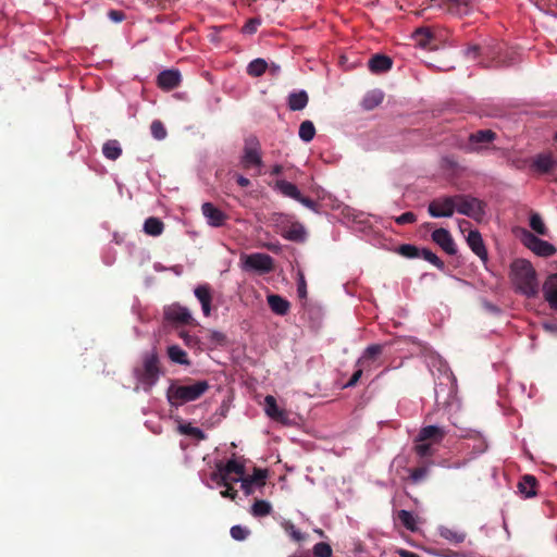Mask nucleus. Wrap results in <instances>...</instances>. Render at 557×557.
<instances>
[{"instance_id": "f257e3e1", "label": "nucleus", "mask_w": 557, "mask_h": 557, "mask_svg": "<svg viewBox=\"0 0 557 557\" xmlns=\"http://www.w3.org/2000/svg\"><path fill=\"white\" fill-rule=\"evenodd\" d=\"M510 280L515 289L528 298L536 296L540 289L536 272L530 261L517 259L510 265Z\"/></svg>"}, {"instance_id": "f03ea898", "label": "nucleus", "mask_w": 557, "mask_h": 557, "mask_svg": "<svg viewBox=\"0 0 557 557\" xmlns=\"http://www.w3.org/2000/svg\"><path fill=\"white\" fill-rule=\"evenodd\" d=\"M384 345L372 344L368 346L356 362V370L347 383H358L363 374H368L382 364Z\"/></svg>"}, {"instance_id": "7ed1b4c3", "label": "nucleus", "mask_w": 557, "mask_h": 557, "mask_svg": "<svg viewBox=\"0 0 557 557\" xmlns=\"http://www.w3.org/2000/svg\"><path fill=\"white\" fill-rule=\"evenodd\" d=\"M208 387L209 385H169L166 398L172 407L178 408L198 399Z\"/></svg>"}, {"instance_id": "20e7f679", "label": "nucleus", "mask_w": 557, "mask_h": 557, "mask_svg": "<svg viewBox=\"0 0 557 557\" xmlns=\"http://www.w3.org/2000/svg\"><path fill=\"white\" fill-rule=\"evenodd\" d=\"M240 268L245 272L268 274L273 270L274 261L271 256L262 252L242 255Z\"/></svg>"}, {"instance_id": "39448f33", "label": "nucleus", "mask_w": 557, "mask_h": 557, "mask_svg": "<svg viewBox=\"0 0 557 557\" xmlns=\"http://www.w3.org/2000/svg\"><path fill=\"white\" fill-rule=\"evenodd\" d=\"M486 203L479 198L457 195V212L475 221H482L485 216Z\"/></svg>"}, {"instance_id": "423d86ee", "label": "nucleus", "mask_w": 557, "mask_h": 557, "mask_svg": "<svg viewBox=\"0 0 557 557\" xmlns=\"http://www.w3.org/2000/svg\"><path fill=\"white\" fill-rule=\"evenodd\" d=\"M455 212H457V195L436 198L428 206V213L435 219L450 218Z\"/></svg>"}, {"instance_id": "0eeeda50", "label": "nucleus", "mask_w": 557, "mask_h": 557, "mask_svg": "<svg viewBox=\"0 0 557 557\" xmlns=\"http://www.w3.org/2000/svg\"><path fill=\"white\" fill-rule=\"evenodd\" d=\"M242 163L246 168H258L262 166L261 158V145L259 139L251 135L245 139L244 153L242 157Z\"/></svg>"}, {"instance_id": "6e6552de", "label": "nucleus", "mask_w": 557, "mask_h": 557, "mask_svg": "<svg viewBox=\"0 0 557 557\" xmlns=\"http://www.w3.org/2000/svg\"><path fill=\"white\" fill-rule=\"evenodd\" d=\"M521 239L527 248L540 257H550L556 252L554 245L539 238L536 235L527 230L522 231Z\"/></svg>"}, {"instance_id": "1a4fd4ad", "label": "nucleus", "mask_w": 557, "mask_h": 557, "mask_svg": "<svg viewBox=\"0 0 557 557\" xmlns=\"http://www.w3.org/2000/svg\"><path fill=\"white\" fill-rule=\"evenodd\" d=\"M263 410L265 414L275 422H278L283 425H292L293 423L290 413L286 409L280 407L275 397L272 395L265 396Z\"/></svg>"}, {"instance_id": "9d476101", "label": "nucleus", "mask_w": 557, "mask_h": 557, "mask_svg": "<svg viewBox=\"0 0 557 557\" xmlns=\"http://www.w3.org/2000/svg\"><path fill=\"white\" fill-rule=\"evenodd\" d=\"M235 474L239 478H245V467L244 465L237 462L234 459H230L226 463H218L216 471H214L211 475V479L216 484H224L225 480H227V475Z\"/></svg>"}, {"instance_id": "9b49d317", "label": "nucleus", "mask_w": 557, "mask_h": 557, "mask_svg": "<svg viewBox=\"0 0 557 557\" xmlns=\"http://www.w3.org/2000/svg\"><path fill=\"white\" fill-rule=\"evenodd\" d=\"M201 213L207 224L211 227H222L227 220V214L212 202H203L201 205Z\"/></svg>"}, {"instance_id": "f8f14e48", "label": "nucleus", "mask_w": 557, "mask_h": 557, "mask_svg": "<svg viewBox=\"0 0 557 557\" xmlns=\"http://www.w3.org/2000/svg\"><path fill=\"white\" fill-rule=\"evenodd\" d=\"M433 242L437 244L446 253L454 256L457 253V246L451 234L446 228H437L431 235Z\"/></svg>"}, {"instance_id": "ddd939ff", "label": "nucleus", "mask_w": 557, "mask_h": 557, "mask_svg": "<svg viewBox=\"0 0 557 557\" xmlns=\"http://www.w3.org/2000/svg\"><path fill=\"white\" fill-rule=\"evenodd\" d=\"M430 371L434 380H438L444 383H456V377L450 371L448 364L442 359H433L430 363Z\"/></svg>"}, {"instance_id": "4468645a", "label": "nucleus", "mask_w": 557, "mask_h": 557, "mask_svg": "<svg viewBox=\"0 0 557 557\" xmlns=\"http://www.w3.org/2000/svg\"><path fill=\"white\" fill-rule=\"evenodd\" d=\"M467 244L470 249L475 253L483 263L488 260L486 247L484 245L481 233L478 230H472L468 233Z\"/></svg>"}, {"instance_id": "2eb2a0df", "label": "nucleus", "mask_w": 557, "mask_h": 557, "mask_svg": "<svg viewBox=\"0 0 557 557\" xmlns=\"http://www.w3.org/2000/svg\"><path fill=\"white\" fill-rule=\"evenodd\" d=\"M164 317L168 321L171 322L189 323L193 321L191 312L189 309L178 304H173L165 307Z\"/></svg>"}, {"instance_id": "dca6fc26", "label": "nucleus", "mask_w": 557, "mask_h": 557, "mask_svg": "<svg viewBox=\"0 0 557 557\" xmlns=\"http://www.w3.org/2000/svg\"><path fill=\"white\" fill-rule=\"evenodd\" d=\"M411 37L416 45L422 49L435 50L437 48L435 36L429 27L417 28Z\"/></svg>"}, {"instance_id": "f3484780", "label": "nucleus", "mask_w": 557, "mask_h": 557, "mask_svg": "<svg viewBox=\"0 0 557 557\" xmlns=\"http://www.w3.org/2000/svg\"><path fill=\"white\" fill-rule=\"evenodd\" d=\"M446 435L443 428L436 425H428L420 430L418 434V442H430L432 444H440Z\"/></svg>"}, {"instance_id": "a211bd4d", "label": "nucleus", "mask_w": 557, "mask_h": 557, "mask_svg": "<svg viewBox=\"0 0 557 557\" xmlns=\"http://www.w3.org/2000/svg\"><path fill=\"white\" fill-rule=\"evenodd\" d=\"M496 135L491 129H481L469 136V150L479 151L483 148V144L492 143Z\"/></svg>"}, {"instance_id": "6ab92c4d", "label": "nucleus", "mask_w": 557, "mask_h": 557, "mask_svg": "<svg viewBox=\"0 0 557 557\" xmlns=\"http://www.w3.org/2000/svg\"><path fill=\"white\" fill-rule=\"evenodd\" d=\"M159 87L171 90L177 87L181 83V73L177 70L161 71L157 77Z\"/></svg>"}, {"instance_id": "aec40b11", "label": "nucleus", "mask_w": 557, "mask_h": 557, "mask_svg": "<svg viewBox=\"0 0 557 557\" xmlns=\"http://www.w3.org/2000/svg\"><path fill=\"white\" fill-rule=\"evenodd\" d=\"M194 295L201 305V310L205 317H209L211 313V301L212 294L211 288L208 284L198 285L194 289Z\"/></svg>"}, {"instance_id": "412c9836", "label": "nucleus", "mask_w": 557, "mask_h": 557, "mask_svg": "<svg viewBox=\"0 0 557 557\" xmlns=\"http://www.w3.org/2000/svg\"><path fill=\"white\" fill-rule=\"evenodd\" d=\"M159 361L154 354L147 355L144 360V383H154L159 379Z\"/></svg>"}, {"instance_id": "4be33fe9", "label": "nucleus", "mask_w": 557, "mask_h": 557, "mask_svg": "<svg viewBox=\"0 0 557 557\" xmlns=\"http://www.w3.org/2000/svg\"><path fill=\"white\" fill-rule=\"evenodd\" d=\"M543 294L549 307L557 309V274H552L545 280Z\"/></svg>"}, {"instance_id": "5701e85b", "label": "nucleus", "mask_w": 557, "mask_h": 557, "mask_svg": "<svg viewBox=\"0 0 557 557\" xmlns=\"http://www.w3.org/2000/svg\"><path fill=\"white\" fill-rule=\"evenodd\" d=\"M556 163L550 153H540L533 158L532 169L540 174H546L556 166Z\"/></svg>"}, {"instance_id": "b1692460", "label": "nucleus", "mask_w": 557, "mask_h": 557, "mask_svg": "<svg viewBox=\"0 0 557 557\" xmlns=\"http://www.w3.org/2000/svg\"><path fill=\"white\" fill-rule=\"evenodd\" d=\"M446 2L448 12L458 16L468 15L475 5V0H446Z\"/></svg>"}, {"instance_id": "393cba45", "label": "nucleus", "mask_w": 557, "mask_h": 557, "mask_svg": "<svg viewBox=\"0 0 557 557\" xmlns=\"http://www.w3.org/2000/svg\"><path fill=\"white\" fill-rule=\"evenodd\" d=\"M282 237L292 242H304L307 237V232L301 223H293L288 228L280 231Z\"/></svg>"}, {"instance_id": "a878e982", "label": "nucleus", "mask_w": 557, "mask_h": 557, "mask_svg": "<svg viewBox=\"0 0 557 557\" xmlns=\"http://www.w3.org/2000/svg\"><path fill=\"white\" fill-rule=\"evenodd\" d=\"M274 190L278 191L286 198H290L297 201L298 198H300V190L298 187L285 180H278L274 184Z\"/></svg>"}, {"instance_id": "bb28decb", "label": "nucleus", "mask_w": 557, "mask_h": 557, "mask_svg": "<svg viewBox=\"0 0 557 557\" xmlns=\"http://www.w3.org/2000/svg\"><path fill=\"white\" fill-rule=\"evenodd\" d=\"M369 69L372 73H384L391 70L393 61L383 54H375L369 60Z\"/></svg>"}, {"instance_id": "cd10ccee", "label": "nucleus", "mask_w": 557, "mask_h": 557, "mask_svg": "<svg viewBox=\"0 0 557 557\" xmlns=\"http://www.w3.org/2000/svg\"><path fill=\"white\" fill-rule=\"evenodd\" d=\"M537 480L531 474H525L518 483L519 492L525 497L530 498L536 495Z\"/></svg>"}, {"instance_id": "c85d7f7f", "label": "nucleus", "mask_w": 557, "mask_h": 557, "mask_svg": "<svg viewBox=\"0 0 557 557\" xmlns=\"http://www.w3.org/2000/svg\"><path fill=\"white\" fill-rule=\"evenodd\" d=\"M288 108L292 111H300L308 104V95L305 90L293 91L287 99Z\"/></svg>"}, {"instance_id": "c756f323", "label": "nucleus", "mask_w": 557, "mask_h": 557, "mask_svg": "<svg viewBox=\"0 0 557 557\" xmlns=\"http://www.w3.org/2000/svg\"><path fill=\"white\" fill-rule=\"evenodd\" d=\"M267 300L271 310L278 315H285L289 310V302L280 295H269Z\"/></svg>"}, {"instance_id": "7c9ffc66", "label": "nucleus", "mask_w": 557, "mask_h": 557, "mask_svg": "<svg viewBox=\"0 0 557 557\" xmlns=\"http://www.w3.org/2000/svg\"><path fill=\"white\" fill-rule=\"evenodd\" d=\"M225 335L216 330H210L205 339H202L203 349H214L225 344Z\"/></svg>"}, {"instance_id": "2f4dec72", "label": "nucleus", "mask_w": 557, "mask_h": 557, "mask_svg": "<svg viewBox=\"0 0 557 557\" xmlns=\"http://www.w3.org/2000/svg\"><path fill=\"white\" fill-rule=\"evenodd\" d=\"M144 232L149 236H160L163 233L164 224L159 218L150 216L144 222Z\"/></svg>"}, {"instance_id": "473e14b6", "label": "nucleus", "mask_w": 557, "mask_h": 557, "mask_svg": "<svg viewBox=\"0 0 557 557\" xmlns=\"http://www.w3.org/2000/svg\"><path fill=\"white\" fill-rule=\"evenodd\" d=\"M396 519L409 531L414 532L418 530L417 517L408 510H399L396 513Z\"/></svg>"}, {"instance_id": "72a5a7b5", "label": "nucleus", "mask_w": 557, "mask_h": 557, "mask_svg": "<svg viewBox=\"0 0 557 557\" xmlns=\"http://www.w3.org/2000/svg\"><path fill=\"white\" fill-rule=\"evenodd\" d=\"M103 156L109 160H116L122 154V148L117 140H108L102 147Z\"/></svg>"}, {"instance_id": "f704fd0d", "label": "nucleus", "mask_w": 557, "mask_h": 557, "mask_svg": "<svg viewBox=\"0 0 557 557\" xmlns=\"http://www.w3.org/2000/svg\"><path fill=\"white\" fill-rule=\"evenodd\" d=\"M168 356L170 360L174 363L178 364H189V360L187 359V355L183 348L178 345H171L168 347Z\"/></svg>"}, {"instance_id": "c9c22d12", "label": "nucleus", "mask_w": 557, "mask_h": 557, "mask_svg": "<svg viewBox=\"0 0 557 557\" xmlns=\"http://www.w3.org/2000/svg\"><path fill=\"white\" fill-rule=\"evenodd\" d=\"M383 98L384 95L381 90H372L364 96L362 107L366 110H372L383 101Z\"/></svg>"}, {"instance_id": "e433bc0d", "label": "nucleus", "mask_w": 557, "mask_h": 557, "mask_svg": "<svg viewBox=\"0 0 557 557\" xmlns=\"http://www.w3.org/2000/svg\"><path fill=\"white\" fill-rule=\"evenodd\" d=\"M268 63L264 59L257 58L247 65V73L252 77H259L265 73Z\"/></svg>"}, {"instance_id": "4c0bfd02", "label": "nucleus", "mask_w": 557, "mask_h": 557, "mask_svg": "<svg viewBox=\"0 0 557 557\" xmlns=\"http://www.w3.org/2000/svg\"><path fill=\"white\" fill-rule=\"evenodd\" d=\"M177 430L181 434L194 437L198 441H203L207 438V435L201 429L193 426L190 423H181Z\"/></svg>"}, {"instance_id": "58836bf2", "label": "nucleus", "mask_w": 557, "mask_h": 557, "mask_svg": "<svg viewBox=\"0 0 557 557\" xmlns=\"http://www.w3.org/2000/svg\"><path fill=\"white\" fill-rule=\"evenodd\" d=\"M299 138L305 143H310L315 136V127L309 120L301 122L298 131Z\"/></svg>"}, {"instance_id": "ea45409f", "label": "nucleus", "mask_w": 557, "mask_h": 557, "mask_svg": "<svg viewBox=\"0 0 557 557\" xmlns=\"http://www.w3.org/2000/svg\"><path fill=\"white\" fill-rule=\"evenodd\" d=\"M440 535L455 544L462 543L466 539V533L446 527L440 529Z\"/></svg>"}, {"instance_id": "a19ab883", "label": "nucleus", "mask_w": 557, "mask_h": 557, "mask_svg": "<svg viewBox=\"0 0 557 557\" xmlns=\"http://www.w3.org/2000/svg\"><path fill=\"white\" fill-rule=\"evenodd\" d=\"M432 443L430 442H418V437L414 441L413 450L420 458H430L435 454Z\"/></svg>"}, {"instance_id": "79ce46f5", "label": "nucleus", "mask_w": 557, "mask_h": 557, "mask_svg": "<svg viewBox=\"0 0 557 557\" xmlns=\"http://www.w3.org/2000/svg\"><path fill=\"white\" fill-rule=\"evenodd\" d=\"M272 511V506L269 502L257 499L251 506V515L253 517H265Z\"/></svg>"}, {"instance_id": "37998d69", "label": "nucleus", "mask_w": 557, "mask_h": 557, "mask_svg": "<svg viewBox=\"0 0 557 557\" xmlns=\"http://www.w3.org/2000/svg\"><path fill=\"white\" fill-rule=\"evenodd\" d=\"M432 463V461L423 462L421 466L410 470L411 482L417 484L423 481L428 476L429 468Z\"/></svg>"}, {"instance_id": "c03bdc74", "label": "nucleus", "mask_w": 557, "mask_h": 557, "mask_svg": "<svg viewBox=\"0 0 557 557\" xmlns=\"http://www.w3.org/2000/svg\"><path fill=\"white\" fill-rule=\"evenodd\" d=\"M181 338L183 339L184 344L190 348V349H194L196 351H201L203 350L202 348V339L199 338L198 336L196 335H190L188 334L187 332H182L180 334Z\"/></svg>"}, {"instance_id": "a18cd8bd", "label": "nucleus", "mask_w": 557, "mask_h": 557, "mask_svg": "<svg viewBox=\"0 0 557 557\" xmlns=\"http://www.w3.org/2000/svg\"><path fill=\"white\" fill-rule=\"evenodd\" d=\"M420 258L428 261L438 270L443 271L445 269L444 262L430 249L423 248L420 250Z\"/></svg>"}, {"instance_id": "49530a36", "label": "nucleus", "mask_w": 557, "mask_h": 557, "mask_svg": "<svg viewBox=\"0 0 557 557\" xmlns=\"http://www.w3.org/2000/svg\"><path fill=\"white\" fill-rule=\"evenodd\" d=\"M284 531L290 536V539L295 542H302L306 540V534L299 531L295 524L290 521H285L282 524Z\"/></svg>"}, {"instance_id": "de8ad7c7", "label": "nucleus", "mask_w": 557, "mask_h": 557, "mask_svg": "<svg viewBox=\"0 0 557 557\" xmlns=\"http://www.w3.org/2000/svg\"><path fill=\"white\" fill-rule=\"evenodd\" d=\"M268 476L267 470L255 468L252 475L245 476L246 480L250 481V483H253L258 487H262L265 485V480Z\"/></svg>"}, {"instance_id": "09e8293b", "label": "nucleus", "mask_w": 557, "mask_h": 557, "mask_svg": "<svg viewBox=\"0 0 557 557\" xmlns=\"http://www.w3.org/2000/svg\"><path fill=\"white\" fill-rule=\"evenodd\" d=\"M530 227L539 235H546L547 228L539 213L530 215Z\"/></svg>"}, {"instance_id": "8fccbe9b", "label": "nucleus", "mask_w": 557, "mask_h": 557, "mask_svg": "<svg viewBox=\"0 0 557 557\" xmlns=\"http://www.w3.org/2000/svg\"><path fill=\"white\" fill-rule=\"evenodd\" d=\"M397 252L408 259L420 258V249L411 244H404L397 248Z\"/></svg>"}, {"instance_id": "3c124183", "label": "nucleus", "mask_w": 557, "mask_h": 557, "mask_svg": "<svg viewBox=\"0 0 557 557\" xmlns=\"http://www.w3.org/2000/svg\"><path fill=\"white\" fill-rule=\"evenodd\" d=\"M151 135L157 140H162L166 137V129L163 123L159 120H154L150 125Z\"/></svg>"}, {"instance_id": "603ef678", "label": "nucleus", "mask_w": 557, "mask_h": 557, "mask_svg": "<svg viewBox=\"0 0 557 557\" xmlns=\"http://www.w3.org/2000/svg\"><path fill=\"white\" fill-rule=\"evenodd\" d=\"M313 554L315 557H331L332 547L325 542H319L313 546Z\"/></svg>"}, {"instance_id": "864d4df0", "label": "nucleus", "mask_w": 557, "mask_h": 557, "mask_svg": "<svg viewBox=\"0 0 557 557\" xmlns=\"http://www.w3.org/2000/svg\"><path fill=\"white\" fill-rule=\"evenodd\" d=\"M230 532L231 536L236 541H244L249 534V531L242 525L232 527Z\"/></svg>"}, {"instance_id": "5fc2aeb1", "label": "nucleus", "mask_w": 557, "mask_h": 557, "mask_svg": "<svg viewBox=\"0 0 557 557\" xmlns=\"http://www.w3.org/2000/svg\"><path fill=\"white\" fill-rule=\"evenodd\" d=\"M297 294H298L299 298L307 297V284H306L305 276L301 272L298 273Z\"/></svg>"}, {"instance_id": "6e6d98bb", "label": "nucleus", "mask_w": 557, "mask_h": 557, "mask_svg": "<svg viewBox=\"0 0 557 557\" xmlns=\"http://www.w3.org/2000/svg\"><path fill=\"white\" fill-rule=\"evenodd\" d=\"M261 21L259 18H251L249 20L243 27V32L245 34H255L260 26Z\"/></svg>"}, {"instance_id": "4d7b16f0", "label": "nucleus", "mask_w": 557, "mask_h": 557, "mask_svg": "<svg viewBox=\"0 0 557 557\" xmlns=\"http://www.w3.org/2000/svg\"><path fill=\"white\" fill-rule=\"evenodd\" d=\"M417 218L412 212H405L395 219V222L399 225L410 224L416 222Z\"/></svg>"}, {"instance_id": "13d9d810", "label": "nucleus", "mask_w": 557, "mask_h": 557, "mask_svg": "<svg viewBox=\"0 0 557 557\" xmlns=\"http://www.w3.org/2000/svg\"><path fill=\"white\" fill-rule=\"evenodd\" d=\"M225 487L224 491L221 492V496L224 498H230L232 500H235L237 497V490L233 487V485H223Z\"/></svg>"}, {"instance_id": "bf43d9fd", "label": "nucleus", "mask_w": 557, "mask_h": 557, "mask_svg": "<svg viewBox=\"0 0 557 557\" xmlns=\"http://www.w3.org/2000/svg\"><path fill=\"white\" fill-rule=\"evenodd\" d=\"M297 201L314 212L318 211L317 203L313 200H311L310 198L304 197L301 194H300V198H298Z\"/></svg>"}, {"instance_id": "052dcab7", "label": "nucleus", "mask_w": 557, "mask_h": 557, "mask_svg": "<svg viewBox=\"0 0 557 557\" xmlns=\"http://www.w3.org/2000/svg\"><path fill=\"white\" fill-rule=\"evenodd\" d=\"M240 483V487L246 495H251L253 493V486H256L253 483H250V481L245 478L242 479Z\"/></svg>"}, {"instance_id": "680f3d73", "label": "nucleus", "mask_w": 557, "mask_h": 557, "mask_svg": "<svg viewBox=\"0 0 557 557\" xmlns=\"http://www.w3.org/2000/svg\"><path fill=\"white\" fill-rule=\"evenodd\" d=\"M108 15L109 18L115 23H120L124 20V14L121 11L111 10Z\"/></svg>"}, {"instance_id": "e2e57ef3", "label": "nucleus", "mask_w": 557, "mask_h": 557, "mask_svg": "<svg viewBox=\"0 0 557 557\" xmlns=\"http://www.w3.org/2000/svg\"><path fill=\"white\" fill-rule=\"evenodd\" d=\"M479 50H480L479 46L473 45V46L468 47L465 50V54L468 58L475 59L476 55H478Z\"/></svg>"}, {"instance_id": "0e129e2a", "label": "nucleus", "mask_w": 557, "mask_h": 557, "mask_svg": "<svg viewBox=\"0 0 557 557\" xmlns=\"http://www.w3.org/2000/svg\"><path fill=\"white\" fill-rule=\"evenodd\" d=\"M483 308L492 314L500 313V309L497 306H495L488 301H483Z\"/></svg>"}, {"instance_id": "69168bd1", "label": "nucleus", "mask_w": 557, "mask_h": 557, "mask_svg": "<svg viewBox=\"0 0 557 557\" xmlns=\"http://www.w3.org/2000/svg\"><path fill=\"white\" fill-rule=\"evenodd\" d=\"M243 478H239L235 474L227 475V480H225L223 485H233V483L240 482Z\"/></svg>"}, {"instance_id": "338daca9", "label": "nucleus", "mask_w": 557, "mask_h": 557, "mask_svg": "<svg viewBox=\"0 0 557 557\" xmlns=\"http://www.w3.org/2000/svg\"><path fill=\"white\" fill-rule=\"evenodd\" d=\"M236 182L242 187H247L250 185V181L247 177H245L244 175H237Z\"/></svg>"}, {"instance_id": "774afa93", "label": "nucleus", "mask_w": 557, "mask_h": 557, "mask_svg": "<svg viewBox=\"0 0 557 557\" xmlns=\"http://www.w3.org/2000/svg\"><path fill=\"white\" fill-rule=\"evenodd\" d=\"M399 556L400 557H420L416 553H412V552H409V550H405V549H400L399 550Z\"/></svg>"}]
</instances>
